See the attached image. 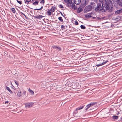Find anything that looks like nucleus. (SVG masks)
Wrapping results in <instances>:
<instances>
[{
  "instance_id": "nucleus-1",
  "label": "nucleus",
  "mask_w": 122,
  "mask_h": 122,
  "mask_svg": "<svg viewBox=\"0 0 122 122\" xmlns=\"http://www.w3.org/2000/svg\"><path fill=\"white\" fill-rule=\"evenodd\" d=\"M101 4L99 3H97L96 7H95L94 9V11L95 12H98L99 11L102 13H104L105 12V10H104V7L103 6V3H102Z\"/></svg>"
},
{
  "instance_id": "nucleus-2",
  "label": "nucleus",
  "mask_w": 122,
  "mask_h": 122,
  "mask_svg": "<svg viewBox=\"0 0 122 122\" xmlns=\"http://www.w3.org/2000/svg\"><path fill=\"white\" fill-rule=\"evenodd\" d=\"M102 3H103V6L106 12L107 10L109 9V7L110 6V4H112V3L111 0H104Z\"/></svg>"
},
{
  "instance_id": "nucleus-3",
  "label": "nucleus",
  "mask_w": 122,
  "mask_h": 122,
  "mask_svg": "<svg viewBox=\"0 0 122 122\" xmlns=\"http://www.w3.org/2000/svg\"><path fill=\"white\" fill-rule=\"evenodd\" d=\"M72 87L74 89H77L80 88V86L78 83H76L75 81H72Z\"/></svg>"
},
{
  "instance_id": "nucleus-4",
  "label": "nucleus",
  "mask_w": 122,
  "mask_h": 122,
  "mask_svg": "<svg viewBox=\"0 0 122 122\" xmlns=\"http://www.w3.org/2000/svg\"><path fill=\"white\" fill-rule=\"evenodd\" d=\"M93 7L90 5L86 6L84 9V13H87L92 10Z\"/></svg>"
},
{
  "instance_id": "nucleus-5",
  "label": "nucleus",
  "mask_w": 122,
  "mask_h": 122,
  "mask_svg": "<svg viewBox=\"0 0 122 122\" xmlns=\"http://www.w3.org/2000/svg\"><path fill=\"white\" fill-rule=\"evenodd\" d=\"M34 103L32 102L26 103L25 104V107L28 108L30 107Z\"/></svg>"
},
{
  "instance_id": "nucleus-6",
  "label": "nucleus",
  "mask_w": 122,
  "mask_h": 122,
  "mask_svg": "<svg viewBox=\"0 0 122 122\" xmlns=\"http://www.w3.org/2000/svg\"><path fill=\"white\" fill-rule=\"evenodd\" d=\"M86 5V0H83L82 2L81 5L80 6L82 8H84Z\"/></svg>"
},
{
  "instance_id": "nucleus-7",
  "label": "nucleus",
  "mask_w": 122,
  "mask_h": 122,
  "mask_svg": "<svg viewBox=\"0 0 122 122\" xmlns=\"http://www.w3.org/2000/svg\"><path fill=\"white\" fill-rule=\"evenodd\" d=\"M108 61H106L105 62H103L102 63H96V66H97V67H99L101 66L102 65L105 63H107V62H108Z\"/></svg>"
},
{
  "instance_id": "nucleus-8",
  "label": "nucleus",
  "mask_w": 122,
  "mask_h": 122,
  "mask_svg": "<svg viewBox=\"0 0 122 122\" xmlns=\"http://www.w3.org/2000/svg\"><path fill=\"white\" fill-rule=\"evenodd\" d=\"M52 48L53 49H55L59 51L61 50V48L59 46H56L55 45H54L52 47Z\"/></svg>"
},
{
  "instance_id": "nucleus-9",
  "label": "nucleus",
  "mask_w": 122,
  "mask_h": 122,
  "mask_svg": "<svg viewBox=\"0 0 122 122\" xmlns=\"http://www.w3.org/2000/svg\"><path fill=\"white\" fill-rule=\"evenodd\" d=\"M64 1L65 3H67L66 5L69 4H72L73 3L72 2V0H64Z\"/></svg>"
},
{
  "instance_id": "nucleus-10",
  "label": "nucleus",
  "mask_w": 122,
  "mask_h": 122,
  "mask_svg": "<svg viewBox=\"0 0 122 122\" xmlns=\"http://www.w3.org/2000/svg\"><path fill=\"white\" fill-rule=\"evenodd\" d=\"M95 103H96L95 102L91 103L90 104L87 105L86 106L88 108L90 107H92L94 105Z\"/></svg>"
},
{
  "instance_id": "nucleus-11",
  "label": "nucleus",
  "mask_w": 122,
  "mask_h": 122,
  "mask_svg": "<svg viewBox=\"0 0 122 122\" xmlns=\"http://www.w3.org/2000/svg\"><path fill=\"white\" fill-rule=\"evenodd\" d=\"M122 12V9L116 11L115 13V14L117 15L119 14H120Z\"/></svg>"
},
{
  "instance_id": "nucleus-12",
  "label": "nucleus",
  "mask_w": 122,
  "mask_h": 122,
  "mask_svg": "<svg viewBox=\"0 0 122 122\" xmlns=\"http://www.w3.org/2000/svg\"><path fill=\"white\" fill-rule=\"evenodd\" d=\"M83 10V9L81 7H79L77 9V12L78 13H80V12L82 11Z\"/></svg>"
},
{
  "instance_id": "nucleus-13",
  "label": "nucleus",
  "mask_w": 122,
  "mask_h": 122,
  "mask_svg": "<svg viewBox=\"0 0 122 122\" xmlns=\"http://www.w3.org/2000/svg\"><path fill=\"white\" fill-rule=\"evenodd\" d=\"M85 17L86 18L88 19L91 17H92V15H90L89 14L88 15V14L85 15Z\"/></svg>"
},
{
  "instance_id": "nucleus-14",
  "label": "nucleus",
  "mask_w": 122,
  "mask_h": 122,
  "mask_svg": "<svg viewBox=\"0 0 122 122\" xmlns=\"http://www.w3.org/2000/svg\"><path fill=\"white\" fill-rule=\"evenodd\" d=\"M72 81H71V82H67V86L69 87H70L71 86L72 87Z\"/></svg>"
},
{
  "instance_id": "nucleus-15",
  "label": "nucleus",
  "mask_w": 122,
  "mask_h": 122,
  "mask_svg": "<svg viewBox=\"0 0 122 122\" xmlns=\"http://www.w3.org/2000/svg\"><path fill=\"white\" fill-rule=\"evenodd\" d=\"M6 89L8 90L10 93L12 94L13 93V92L11 91V89L8 87L6 86Z\"/></svg>"
},
{
  "instance_id": "nucleus-16",
  "label": "nucleus",
  "mask_w": 122,
  "mask_h": 122,
  "mask_svg": "<svg viewBox=\"0 0 122 122\" xmlns=\"http://www.w3.org/2000/svg\"><path fill=\"white\" fill-rule=\"evenodd\" d=\"M39 1L38 0H35V1L32 4L34 5H36L38 4Z\"/></svg>"
},
{
  "instance_id": "nucleus-17",
  "label": "nucleus",
  "mask_w": 122,
  "mask_h": 122,
  "mask_svg": "<svg viewBox=\"0 0 122 122\" xmlns=\"http://www.w3.org/2000/svg\"><path fill=\"white\" fill-rule=\"evenodd\" d=\"M74 9V10H76L77 9V6H76L75 5V4L73 3L72 4V8H73Z\"/></svg>"
},
{
  "instance_id": "nucleus-18",
  "label": "nucleus",
  "mask_w": 122,
  "mask_h": 122,
  "mask_svg": "<svg viewBox=\"0 0 122 122\" xmlns=\"http://www.w3.org/2000/svg\"><path fill=\"white\" fill-rule=\"evenodd\" d=\"M84 106H84L82 105V106H80L79 107H78V108H76V110H80L81 109H82L83 108V107Z\"/></svg>"
},
{
  "instance_id": "nucleus-19",
  "label": "nucleus",
  "mask_w": 122,
  "mask_h": 122,
  "mask_svg": "<svg viewBox=\"0 0 122 122\" xmlns=\"http://www.w3.org/2000/svg\"><path fill=\"white\" fill-rule=\"evenodd\" d=\"M55 8L56 7L55 6H53L52 7L51 9H50V10H51V11L53 12L55 11Z\"/></svg>"
},
{
  "instance_id": "nucleus-20",
  "label": "nucleus",
  "mask_w": 122,
  "mask_h": 122,
  "mask_svg": "<svg viewBox=\"0 0 122 122\" xmlns=\"http://www.w3.org/2000/svg\"><path fill=\"white\" fill-rule=\"evenodd\" d=\"M28 91L29 92H30L31 95H33L34 94V92L32 91L31 89H30L29 88V89Z\"/></svg>"
},
{
  "instance_id": "nucleus-21",
  "label": "nucleus",
  "mask_w": 122,
  "mask_h": 122,
  "mask_svg": "<svg viewBox=\"0 0 122 122\" xmlns=\"http://www.w3.org/2000/svg\"><path fill=\"white\" fill-rule=\"evenodd\" d=\"M90 5L93 6V8H94V6H96V4L95 3L93 2H91Z\"/></svg>"
},
{
  "instance_id": "nucleus-22",
  "label": "nucleus",
  "mask_w": 122,
  "mask_h": 122,
  "mask_svg": "<svg viewBox=\"0 0 122 122\" xmlns=\"http://www.w3.org/2000/svg\"><path fill=\"white\" fill-rule=\"evenodd\" d=\"M118 116H117L114 115L113 116V119H115L116 120H117L118 119Z\"/></svg>"
},
{
  "instance_id": "nucleus-23",
  "label": "nucleus",
  "mask_w": 122,
  "mask_h": 122,
  "mask_svg": "<svg viewBox=\"0 0 122 122\" xmlns=\"http://www.w3.org/2000/svg\"><path fill=\"white\" fill-rule=\"evenodd\" d=\"M51 12V10H48L47 11V14L49 15H51L52 14Z\"/></svg>"
},
{
  "instance_id": "nucleus-24",
  "label": "nucleus",
  "mask_w": 122,
  "mask_h": 122,
  "mask_svg": "<svg viewBox=\"0 0 122 122\" xmlns=\"http://www.w3.org/2000/svg\"><path fill=\"white\" fill-rule=\"evenodd\" d=\"M17 95L20 97L21 96V92L20 91H18V93H17Z\"/></svg>"
},
{
  "instance_id": "nucleus-25",
  "label": "nucleus",
  "mask_w": 122,
  "mask_h": 122,
  "mask_svg": "<svg viewBox=\"0 0 122 122\" xmlns=\"http://www.w3.org/2000/svg\"><path fill=\"white\" fill-rule=\"evenodd\" d=\"M58 19L61 22H62L63 21V19H62V17H59L58 18Z\"/></svg>"
},
{
  "instance_id": "nucleus-26",
  "label": "nucleus",
  "mask_w": 122,
  "mask_h": 122,
  "mask_svg": "<svg viewBox=\"0 0 122 122\" xmlns=\"http://www.w3.org/2000/svg\"><path fill=\"white\" fill-rule=\"evenodd\" d=\"M110 6L109 7V9L108 10H108V12H111L113 10V9H110Z\"/></svg>"
},
{
  "instance_id": "nucleus-27",
  "label": "nucleus",
  "mask_w": 122,
  "mask_h": 122,
  "mask_svg": "<svg viewBox=\"0 0 122 122\" xmlns=\"http://www.w3.org/2000/svg\"><path fill=\"white\" fill-rule=\"evenodd\" d=\"M11 10L12 12L13 13H15V9L13 8H12L11 9Z\"/></svg>"
},
{
  "instance_id": "nucleus-28",
  "label": "nucleus",
  "mask_w": 122,
  "mask_h": 122,
  "mask_svg": "<svg viewBox=\"0 0 122 122\" xmlns=\"http://www.w3.org/2000/svg\"><path fill=\"white\" fill-rule=\"evenodd\" d=\"M80 27L81 29H84L86 28L83 25H81L80 26Z\"/></svg>"
},
{
  "instance_id": "nucleus-29",
  "label": "nucleus",
  "mask_w": 122,
  "mask_h": 122,
  "mask_svg": "<svg viewBox=\"0 0 122 122\" xmlns=\"http://www.w3.org/2000/svg\"><path fill=\"white\" fill-rule=\"evenodd\" d=\"M43 6H41V7L40 8H39V9H34V10H41L43 8Z\"/></svg>"
},
{
  "instance_id": "nucleus-30",
  "label": "nucleus",
  "mask_w": 122,
  "mask_h": 122,
  "mask_svg": "<svg viewBox=\"0 0 122 122\" xmlns=\"http://www.w3.org/2000/svg\"><path fill=\"white\" fill-rule=\"evenodd\" d=\"M26 1H25V3L29 4L30 3V2H31V0H27Z\"/></svg>"
},
{
  "instance_id": "nucleus-31",
  "label": "nucleus",
  "mask_w": 122,
  "mask_h": 122,
  "mask_svg": "<svg viewBox=\"0 0 122 122\" xmlns=\"http://www.w3.org/2000/svg\"><path fill=\"white\" fill-rule=\"evenodd\" d=\"M121 6H122V3L120 1L119 2L117 3Z\"/></svg>"
},
{
  "instance_id": "nucleus-32",
  "label": "nucleus",
  "mask_w": 122,
  "mask_h": 122,
  "mask_svg": "<svg viewBox=\"0 0 122 122\" xmlns=\"http://www.w3.org/2000/svg\"><path fill=\"white\" fill-rule=\"evenodd\" d=\"M19 0H17V1L18 3L20 4H22V2L21 1H19Z\"/></svg>"
},
{
  "instance_id": "nucleus-33",
  "label": "nucleus",
  "mask_w": 122,
  "mask_h": 122,
  "mask_svg": "<svg viewBox=\"0 0 122 122\" xmlns=\"http://www.w3.org/2000/svg\"><path fill=\"white\" fill-rule=\"evenodd\" d=\"M66 5L69 8H70V7H71L72 8V5H71V4H69Z\"/></svg>"
},
{
  "instance_id": "nucleus-34",
  "label": "nucleus",
  "mask_w": 122,
  "mask_h": 122,
  "mask_svg": "<svg viewBox=\"0 0 122 122\" xmlns=\"http://www.w3.org/2000/svg\"><path fill=\"white\" fill-rule=\"evenodd\" d=\"M78 110H76H76L75 111L73 112V114H76L77 113V111Z\"/></svg>"
},
{
  "instance_id": "nucleus-35",
  "label": "nucleus",
  "mask_w": 122,
  "mask_h": 122,
  "mask_svg": "<svg viewBox=\"0 0 122 122\" xmlns=\"http://www.w3.org/2000/svg\"><path fill=\"white\" fill-rule=\"evenodd\" d=\"M59 7L60 8H64V7L63 6V5H62L61 4H60L59 5Z\"/></svg>"
},
{
  "instance_id": "nucleus-36",
  "label": "nucleus",
  "mask_w": 122,
  "mask_h": 122,
  "mask_svg": "<svg viewBox=\"0 0 122 122\" xmlns=\"http://www.w3.org/2000/svg\"><path fill=\"white\" fill-rule=\"evenodd\" d=\"M44 16L42 15H39V19L40 20Z\"/></svg>"
},
{
  "instance_id": "nucleus-37",
  "label": "nucleus",
  "mask_w": 122,
  "mask_h": 122,
  "mask_svg": "<svg viewBox=\"0 0 122 122\" xmlns=\"http://www.w3.org/2000/svg\"><path fill=\"white\" fill-rule=\"evenodd\" d=\"M44 3L45 0H42L40 2V3H42L43 5L44 4Z\"/></svg>"
},
{
  "instance_id": "nucleus-38",
  "label": "nucleus",
  "mask_w": 122,
  "mask_h": 122,
  "mask_svg": "<svg viewBox=\"0 0 122 122\" xmlns=\"http://www.w3.org/2000/svg\"><path fill=\"white\" fill-rule=\"evenodd\" d=\"M14 81H15V83L18 86V85L19 84H18V81L16 80Z\"/></svg>"
},
{
  "instance_id": "nucleus-39",
  "label": "nucleus",
  "mask_w": 122,
  "mask_h": 122,
  "mask_svg": "<svg viewBox=\"0 0 122 122\" xmlns=\"http://www.w3.org/2000/svg\"><path fill=\"white\" fill-rule=\"evenodd\" d=\"M78 2L77 3V5H79L81 2V0H78Z\"/></svg>"
},
{
  "instance_id": "nucleus-40",
  "label": "nucleus",
  "mask_w": 122,
  "mask_h": 122,
  "mask_svg": "<svg viewBox=\"0 0 122 122\" xmlns=\"http://www.w3.org/2000/svg\"><path fill=\"white\" fill-rule=\"evenodd\" d=\"M59 12L60 13V14H61V15L62 16H63L65 18V19H66V18L64 16V15H63L62 13V12L60 11H59Z\"/></svg>"
},
{
  "instance_id": "nucleus-41",
  "label": "nucleus",
  "mask_w": 122,
  "mask_h": 122,
  "mask_svg": "<svg viewBox=\"0 0 122 122\" xmlns=\"http://www.w3.org/2000/svg\"><path fill=\"white\" fill-rule=\"evenodd\" d=\"M61 28H62V30H63V29H65V27L63 25H62L61 27Z\"/></svg>"
},
{
  "instance_id": "nucleus-42",
  "label": "nucleus",
  "mask_w": 122,
  "mask_h": 122,
  "mask_svg": "<svg viewBox=\"0 0 122 122\" xmlns=\"http://www.w3.org/2000/svg\"><path fill=\"white\" fill-rule=\"evenodd\" d=\"M75 24L76 25H78V23L77 21L75 22Z\"/></svg>"
},
{
  "instance_id": "nucleus-43",
  "label": "nucleus",
  "mask_w": 122,
  "mask_h": 122,
  "mask_svg": "<svg viewBox=\"0 0 122 122\" xmlns=\"http://www.w3.org/2000/svg\"><path fill=\"white\" fill-rule=\"evenodd\" d=\"M20 13L21 14H22L26 18V19H27V18H26V16L24 14V13H22V12H20Z\"/></svg>"
},
{
  "instance_id": "nucleus-44",
  "label": "nucleus",
  "mask_w": 122,
  "mask_h": 122,
  "mask_svg": "<svg viewBox=\"0 0 122 122\" xmlns=\"http://www.w3.org/2000/svg\"><path fill=\"white\" fill-rule=\"evenodd\" d=\"M35 17V18H36L37 19H39V15H36V16H34Z\"/></svg>"
},
{
  "instance_id": "nucleus-45",
  "label": "nucleus",
  "mask_w": 122,
  "mask_h": 122,
  "mask_svg": "<svg viewBox=\"0 0 122 122\" xmlns=\"http://www.w3.org/2000/svg\"><path fill=\"white\" fill-rule=\"evenodd\" d=\"M74 3L75 4H76L77 5V1H76V0H74Z\"/></svg>"
},
{
  "instance_id": "nucleus-46",
  "label": "nucleus",
  "mask_w": 122,
  "mask_h": 122,
  "mask_svg": "<svg viewBox=\"0 0 122 122\" xmlns=\"http://www.w3.org/2000/svg\"><path fill=\"white\" fill-rule=\"evenodd\" d=\"M101 18H100L99 17H97L96 18L97 20H100L101 19Z\"/></svg>"
},
{
  "instance_id": "nucleus-47",
  "label": "nucleus",
  "mask_w": 122,
  "mask_h": 122,
  "mask_svg": "<svg viewBox=\"0 0 122 122\" xmlns=\"http://www.w3.org/2000/svg\"><path fill=\"white\" fill-rule=\"evenodd\" d=\"M7 53V51H5V52H4V55L5 56L7 55L6 54Z\"/></svg>"
},
{
  "instance_id": "nucleus-48",
  "label": "nucleus",
  "mask_w": 122,
  "mask_h": 122,
  "mask_svg": "<svg viewBox=\"0 0 122 122\" xmlns=\"http://www.w3.org/2000/svg\"><path fill=\"white\" fill-rule=\"evenodd\" d=\"M94 13V12H91L90 13L88 14H89L90 15H92V14H93V13Z\"/></svg>"
},
{
  "instance_id": "nucleus-49",
  "label": "nucleus",
  "mask_w": 122,
  "mask_h": 122,
  "mask_svg": "<svg viewBox=\"0 0 122 122\" xmlns=\"http://www.w3.org/2000/svg\"><path fill=\"white\" fill-rule=\"evenodd\" d=\"M88 109V108L86 106L85 108V110H86Z\"/></svg>"
},
{
  "instance_id": "nucleus-50",
  "label": "nucleus",
  "mask_w": 122,
  "mask_h": 122,
  "mask_svg": "<svg viewBox=\"0 0 122 122\" xmlns=\"http://www.w3.org/2000/svg\"><path fill=\"white\" fill-rule=\"evenodd\" d=\"M88 109V108L86 106L85 108V110H86Z\"/></svg>"
},
{
  "instance_id": "nucleus-51",
  "label": "nucleus",
  "mask_w": 122,
  "mask_h": 122,
  "mask_svg": "<svg viewBox=\"0 0 122 122\" xmlns=\"http://www.w3.org/2000/svg\"><path fill=\"white\" fill-rule=\"evenodd\" d=\"M116 0L117 3L119 2V1H120V0Z\"/></svg>"
},
{
  "instance_id": "nucleus-52",
  "label": "nucleus",
  "mask_w": 122,
  "mask_h": 122,
  "mask_svg": "<svg viewBox=\"0 0 122 122\" xmlns=\"http://www.w3.org/2000/svg\"><path fill=\"white\" fill-rule=\"evenodd\" d=\"M9 102L8 101H6L5 102V103L7 104Z\"/></svg>"
},
{
  "instance_id": "nucleus-53",
  "label": "nucleus",
  "mask_w": 122,
  "mask_h": 122,
  "mask_svg": "<svg viewBox=\"0 0 122 122\" xmlns=\"http://www.w3.org/2000/svg\"><path fill=\"white\" fill-rule=\"evenodd\" d=\"M26 92H25V91H24V92H23L24 94L25 95V94L26 93Z\"/></svg>"
},
{
  "instance_id": "nucleus-54",
  "label": "nucleus",
  "mask_w": 122,
  "mask_h": 122,
  "mask_svg": "<svg viewBox=\"0 0 122 122\" xmlns=\"http://www.w3.org/2000/svg\"><path fill=\"white\" fill-rule=\"evenodd\" d=\"M35 0H32L31 1V2L32 3Z\"/></svg>"
},
{
  "instance_id": "nucleus-55",
  "label": "nucleus",
  "mask_w": 122,
  "mask_h": 122,
  "mask_svg": "<svg viewBox=\"0 0 122 122\" xmlns=\"http://www.w3.org/2000/svg\"><path fill=\"white\" fill-rule=\"evenodd\" d=\"M86 4H87L88 3V1H86Z\"/></svg>"
},
{
  "instance_id": "nucleus-56",
  "label": "nucleus",
  "mask_w": 122,
  "mask_h": 122,
  "mask_svg": "<svg viewBox=\"0 0 122 122\" xmlns=\"http://www.w3.org/2000/svg\"><path fill=\"white\" fill-rule=\"evenodd\" d=\"M120 120L122 121V117H121V120Z\"/></svg>"
},
{
  "instance_id": "nucleus-57",
  "label": "nucleus",
  "mask_w": 122,
  "mask_h": 122,
  "mask_svg": "<svg viewBox=\"0 0 122 122\" xmlns=\"http://www.w3.org/2000/svg\"><path fill=\"white\" fill-rule=\"evenodd\" d=\"M110 8L111 9H113V8L112 7H110Z\"/></svg>"
},
{
  "instance_id": "nucleus-58",
  "label": "nucleus",
  "mask_w": 122,
  "mask_h": 122,
  "mask_svg": "<svg viewBox=\"0 0 122 122\" xmlns=\"http://www.w3.org/2000/svg\"><path fill=\"white\" fill-rule=\"evenodd\" d=\"M92 18L94 19L96 18V17H92Z\"/></svg>"
},
{
  "instance_id": "nucleus-59",
  "label": "nucleus",
  "mask_w": 122,
  "mask_h": 122,
  "mask_svg": "<svg viewBox=\"0 0 122 122\" xmlns=\"http://www.w3.org/2000/svg\"><path fill=\"white\" fill-rule=\"evenodd\" d=\"M120 113L119 112H118V113H117V115H118Z\"/></svg>"
},
{
  "instance_id": "nucleus-60",
  "label": "nucleus",
  "mask_w": 122,
  "mask_h": 122,
  "mask_svg": "<svg viewBox=\"0 0 122 122\" xmlns=\"http://www.w3.org/2000/svg\"><path fill=\"white\" fill-rule=\"evenodd\" d=\"M94 1H95L96 2H97V1H98L97 0H95Z\"/></svg>"
},
{
  "instance_id": "nucleus-61",
  "label": "nucleus",
  "mask_w": 122,
  "mask_h": 122,
  "mask_svg": "<svg viewBox=\"0 0 122 122\" xmlns=\"http://www.w3.org/2000/svg\"><path fill=\"white\" fill-rule=\"evenodd\" d=\"M26 0H24L25 3V1H26Z\"/></svg>"
},
{
  "instance_id": "nucleus-62",
  "label": "nucleus",
  "mask_w": 122,
  "mask_h": 122,
  "mask_svg": "<svg viewBox=\"0 0 122 122\" xmlns=\"http://www.w3.org/2000/svg\"><path fill=\"white\" fill-rule=\"evenodd\" d=\"M64 15L65 16L66 15V14H64Z\"/></svg>"
},
{
  "instance_id": "nucleus-63",
  "label": "nucleus",
  "mask_w": 122,
  "mask_h": 122,
  "mask_svg": "<svg viewBox=\"0 0 122 122\" xmlns=\"http://www.w3.org/2000/svg\"><path fill=\"white\" fill-rule=\"evenodd\" d=\"M14 93H15V92H14Z\"/></svg>"
},
{
  "instance_id": "nucleus-64",
  "label": "nucleus",
  "mask_w": 122,
  "mask_h": 122,
  "mask_svg": "<svg viewBox=\"0 0 122 122\" xmlns=\"http://www.w3.org/2000/svg\"><path fill=\"white\" fill-rule=\"evenodd\" d=\"M121 1H122V0H121Z\"/></svg>"
}]
</instances>
